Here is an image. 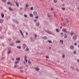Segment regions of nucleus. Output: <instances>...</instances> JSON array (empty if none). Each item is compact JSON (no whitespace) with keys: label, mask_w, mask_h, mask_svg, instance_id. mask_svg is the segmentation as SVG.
<instances>
[{"label":"nucleus","mask_w":79,"mask_h":79,"mask_svg":"<svg viewBox=\"0 0 79 79\" xmlns=\"http://www.w3.org/2000/svg\"><path fill=\"white\" fill-rule=\"evenodd\" d=\"M62 31H63V32H66V34H69V33L68 32V31H67V30L66 28L63 29H62Z\"/></svg>","instance_id":"f257e3e1"},{"label":"nucleus","mask_w":79,"mask_h":79,"mask_svg":"<svg viewBox=\"0 0 79 79\" xmlns=\"http://www.w3.org/2000/svg\"><path fill=\"white\" fill-rule=\"evenodd\" d=\"M76 39H77V37L76 36H73V39L74 40H76Z\"/></svg>","instance_id":"f03ea898"},{"label":"nucleus","mask_w":79,"mask_h":79,"mask_svg":"<svg viewBox=\"0 0 79 79\" xmlns=\"http://www.w3.org/2000/svg\"><path fill=\"white\" fill-rule=\"evenodd\" d=\"M27 47V45H26V44H23V48H26V47Z\"/></svg>","instance_id":"7ed1b4c3"},{"label":"nucleus","mask_w":79,"mask_h":79,"mask_svg":"<svg viewBox=\"0 0 79 79\" xmlns=\"http://www.w3.org/2000/svg\"><path fill=\"white\" fill-rule=\"evenodd\" d=\"M70 48L72 50H73V49H74V47L73 45H71L70 46Z\"/></svg>","instance_id":"20e7f679"},{"label":"nucleus","mask_w":79,"mask_h":79,"mask_svg":"<svg viewBox=\"0 0 79 79\" xmlns=\"http://www.w3.org/2000/svg\"><path fill=\"white\" fill-rule=\"evenodd\" d=\"M13 21H14V22H15V23H16V24H18V22L17 21V20H16L15 19H13Z\"/></svg>","instance_id":"39448f33"},{"label":"nucleus","mask_w":79,"mask_h":79,"mask_svg":"<svg viewBox=\"0 0 79 79\" xmlns=\"http://www.w3.org/2000/svg\"><path fill=\"white\" fill-rule=\"evenodd\" d=\"M64 39H67V38H68V35L66 34H64Z\"/></svg>","instance_id":"423d86ee"},{"label":"nucleus","mask_w":79,"mask_h":79,"mask_svg":"<svg viewBox=\"0 0 79 79\" xmlns=\"http://www.w3.org/2000/svg\"><path fill=\"white\" fill-rule=\"evenodd\" d=\"M74 34V32L73 31H72L70 33V35L71 36H73V35Z\"/></svg>","instance_id":"0eeeda50"},{"label":"nucleus","mask_w":79,"mask_h":79,"mask_svg":"<svg viewBox=\"0 0 79 79\" xmlns=\"http://www.w3.org/2000/svg\"><path fill=\"white\" fill-rule=\"evenodd\" d=\"M25 60L26 62H27V56H25Z\"/></svg>","instance_id":"6e6552de"},{"label":"nucleus","mask_w":79,"mask_h":79,"mask_svg":"<svg viewBox=\"0 0 79 79\" xmlns=\"http://www.w3.org/2000/svg\"><path fill=\"white\" fill-rule=\"evenodd\" d=\"M15 60L16 61H19L20 60V58H16L15 59Z\"/></svg>","instance_id":"1a4fd4ad"},{"label":"nucleus","mask_w":79,"mask_h":79,"mask_svg":"<svg viewBox=\"0 0 79 79\" xmlns=\"http://www.w3.org/2000/svg\"><path fill=\"white\" fill-rule=\"evenodd\" d=\"M43 39L44 40H47L48 38H47V37L45 36L43 37Z\"/></svg>","instance_id":"9d476101"},{"label":"nucleus","mask_w":79,"mask_h":79,"mask_svg":"<svg viewBox=\"0 0 79 79\" xmlns=\"http://www.w3.org/2000/svg\"><path fill=\"white\" fill-rule=\"evenodd\" d=\"M33 14L34 15H36L37 14V12L36 11H34Z\"/></svg>","instance_id":"9b49d317"},{"label":"nucleus","mask_w":79,"mask_h":79,"mask_svg":"<svg viewBox=\"0 0 79 79\" xmlns=\"http://www.w3.org/2000/svg\"><path fill=\"white\" fill-rule=\"evenodd\" d=\"M20 33H21V34H22V36H23V38H24V35L23 34V32H22V31H21L20 30Z\"/></svg>","instance_id":"f8f14e48"},{"label":"nucleus","mask_w":79,"mask_h":79,"mask_svg":"<svg viewBox=\"0 0 79 79\" xmlns=\"http://www.w3.org/2000/svg\"><path fill=\"white\" fill-rule=\"evenodd\" d=\"M3 22V20L2 19H0V23H2Z\"/></svg>","instance_id":"ddd939ff"},{"label":"nucleus","mask_w":79,"mask_h":79,"mask_svg":"<svg viewBox=\"0 0 79 79\" xmlns=\"http://www.w3.org/2000/svg\"><path fill=\"white\" fill-rule=\"evenodd\" d=\"M36 25L37 26H39V25H40V23H39L38 22V23H36Z\"/></svg>","instance_id":"4468645a"},{"label":"nucleus","mask_w":79,"mask_h":79,"mask_svg":"<svg viewBox=\"0 0 79 79\" xmlns=\"http://www.w3.org/2000/svg\"><path fill=\"white\" fill-rule=\"evenodd\" d=\"M53 2L55 3H56L58 2V1L57 0H54Z\"/></svg>","instance_id":"2eb2a0df"},{"label":"nucleus","mask_w":79,"mask_h":79,"mask_svg":"<svg viewBox=\"0 0 79 79\" xmlns=\"http://www.w3.org/2000/svg\"><path fill=\"white\" fill-rule=\"evenodd\" d=\"M15 64H18L19 63V61H15L14 62Z\"/></svg>","instance_id":"dca6fc26"},{"label":"nucleus","mask_w":79,"mask_h":79,"mask_svg":"<svg viewBox=\"0 0 79 79\" xmlns=\"http://www.w3.org/2000/svg\"><path fill=\"white\" fill-rule=\"evenodd\" d=\"M46 32H47L48 33V34H52V33H51V32L48 31H46Z\"/></svg>","instance_id":"f3484780"},{"label":"nucleus","mask_w":79,"mask_h":79,"mask_svg":"<svg viewBox=\"0 0 79 79\" xmlns=\"http://www.w3.org/2000/svg\"><path fill=\"white\" fill-rule=\"evenodd\" d=\"M1 16L2 18H3L4 17V15L3 14H1Z\"/></svg>","instance_id":"a211bd4d"},{"label":"nucleus","mask_w":79,"mask_h":79,"mask_svg":"<svg viewBox=\"0 0 79 79\" xmlns=\"http://www.w3.org/2000/svg\"><path fill=\"white\" fill-rule=\"evenodd\" d=\"M35 69L36 71H39V69L37 67L35 68Z\"/></svg>","instance_id":"6ab92c4d"},{"label":"nucleus","mask_w":79,"mask_h":79,"mask_svg":"<svg viewBox=\"0 0 79 79\" xmlns=\"http://www.w3.org/2000/svg\"><path fill=\"white\" fill-rule=\"evenodd\" d=\"M14 45H15L14 44V43H11L10 44V46H13Z\"/></svg>","instance_id":"aec40b11"},{"label":"nucleus","mask_w":79,"mask_h":79,"mask_svg":"<svg viewBox=\"0 0 79 79\" xmlns=\"http://www.w3.org/2000/svg\"><path fill=\"white\" fill-rule=\"evenodd\" d=\"M29 16H31V17H33V15H32V14H30Z\"/></svg>","instance_id":"412c9836"},{"label":"nucleus","mask_w":79,"mask_h":79,"mask_svg":"<svg viewBox=\"0 0 79 79\" xmlns=\"http://www.w3.org/2000/svg\"><path fill=\"white\" fill-rule=\"evenodd\" d=\"M8 8H9V10L10 11H12V10H12V9H11V8L9 7Z\"/></svg>","instance_id":"4be33fe9"},{"label":"nucleus","mask_w":79,"mask_h":79,"mask_svg":"<svg viewBox=\"0 0 79 79\" xmlns=\"http://www.w3.org/2000/svg\"><path fill=\"white\" fill-rule=\"evenodd\" d=\"M16 43H20V41H19V40L17 41L16 42Z\"/></svg>","instance_id":"5701e85b"},{"label":"nucleus","mask_w":79,"mask_h":79,"mask_svg":"<svg viewBox=\"0 0 79 79\" xmlns=\"http://www.w3.org/2000/svg\"><path fill=\"white\" fill-rule=\"evenodd\" d=\"M48 42L49 43H50V44L52 43V41L50 40H48Z\"/></svg>","instance_id":"b1692460"},{"label":"nucleus","mask_w":79,"mask_h":79,"mask_svg":"<svg viewBox=\"0 0 79 79\" xmlns=\"http://www.w3.org/2000/svg\"><path fill=\"white\" fill-rule=\"evenodd\" d=\"M60 42H61V43L62 44H63V40H60Z\"/></svg>","instance_id":"393cba45"},{"label":"nucleus","mask_w":79,"mask_h":79,"mask_svg":"<svg viewBox=\"0 0 79 79\" xmlns=\"http://www.w3.org/2000/svg\"><path fill=\"white\" fill-rule=\"evenodd\" d=\"M7 4L8 5H11V3L10 2H7Z\"/></svg>","instance_id":"a878e982"},{"label":"nucleus","mask_w":79,"mask_h":79,"mask_svg":"<svg viewBox=\"0 0 79 79\" xmlns=\"http://www.w3.org/2000/svg\"><path fill=\"white\" fill-rule=\"evenodd\" d=\"M16 5L17 6H18H18H19L18 3L17 2H16Z\"/></svg>","instance_id":"bb28decb"},{"label":"nucleus","mask_w":79,"mask_h":79,"mask_svg":"<svg viewBox=\"0 0 79 79\" xmlns=\"http://www.w3.org/2000/svg\"><path fill=\"white\" fill-rule=\"evenodd\" d=\"M28 6H29V4H27L26 5V7H27H27H28Z\"/></svg>","instance_id":"cd10ccee"},{"label":"nucleus","mask_w":79,"mask_h":79,"mask_svg":"<svg viewBox=\"0 0 79 79\" xmlns=\"http://www.w3.org/2000/svg\"><path fill=\"white\" fill-rule=\"evenodd\" d=\"M56 31H57V32H58L60 31L58 29H57V28H56Z\"/></svg>","instance_id":"c85d7f7f"},{"label":"nucleus","mask_w":79,"mask_h":79,"mask_svg":"<svg viewBox=\"0 0 79 79\" xmlns=\"http://www.w3.org/2000/svg\"><path fill=\"white\" fill-rule=\"evenodd\" d=\"M29 50V49H28V48H27L26 49V51H28Z\"/></svg>","instance_id":"c756f323"},{"label":"nucleus","mask_w":79,"mask_h":79,"mask_svg":"<svg viewBox=\"0 0 79 79\" xmlns=\"http://www.w3.org/2000/svg\"><path fill=\"white\" fill-rule=\"evenodd\" d=\"M14 68H17V65H15L14 66Z\"/></svg>","instance_id":"7c9ffc66"},{"label":"nucleus","mask_w":79,"mask_h":79,"mask_svg":"<svg viewBox=\"0 0 79 79\" xmlns=\"http://www.w3.org/2000/svg\"><path fill=\"white\" fill-rule=\"evenodd\" d=\"M64 57H65V56L63 54L62 56V58H64Z\"/></svg>","instance_id":"2f4dec72"},{"label":"nucleus","mask_w":79,"mask_h":79,"mask_svg":"<svg viewBox=\"0 0 79 79\" xmlns=\"http://www.w3.org/2000/svg\"><path fill=\"white\" fill-rule=\"evenodd\" d=\"M34 9V8L32 7H31V10H33V9Z\"/></svg>","instance_id":"473e14b6"},{"label":"nucleus","mask_w":79,"mask_h":79,"mask_svg":"<svg viewBox=\"0 0 79 79\" xmlns=\"http://www.w3.org/2000/svg\"><path fill=\"white\" fill-rule=\"evenodd\" d=\"M24 16H25V17L26 18H27V16L26 15H24Z\"/></svg>","instance_id":"72a5a7b5"},{"label":"nucleus","mask_w":79,"mask_h":79,"mask_svg":"<svg viewBox=\"0 0 79 79\" xmlns=\"http://www.w3.org/2000/svg\"><path fill=\"white\" fill-rule=\"evenodd\" d=\"M35 37H37V35H36V34H35Z\"/></svg>","instance_id":"f704fd0d"},{"label":"nucleus","mask_w":79,"mask_h":79,"mask_svg":"<svg viewBox=\"0 0 79 79\" xmlns=\"http://www.w3.org/2000/svg\"><path fill=\"white\" fill-rule=\"evenodd\" d=\"M17 48H20V46H17Z\"/></svg>","instance_id":"c9c22d12"},{"label":"nucleus","mask_w":79,"mask_h":79,"mask_svg":"<svg viewBox=\"0 0 79 79\" xmlns=\"http://www.w3.org/2000/svg\"><path fill=\"white\" fill-rule=\"evenodd\" d=\"M48 18H50V17L51 16L49 15H48Z\"/></svg>","instance_id":"e433bc0d"},{"label":"nucleus","mask_w":79,"mask_h":79,"mask_svg":"<svg viewBox=\"0 0 79 79\" xmlns=\"http://www.w3.org/2000/svg\"><path fill=\"white\" fill-rule=\"evenodd\" d=\"M38 18H39V17L38 16H37L35 17V18H36V19H38Z\"/></svg>","instance_id":"4c0bfd02"},{"label":"nucleus","mask_w":79,"mask_h":79,"mask_svg":"<svg viewBox=\"0 0 79 79\" xmlns=\"http://www.w3.org/2000/svg\"><path fill=\"white\" fill-rule=\"evenodd\" d=\"M3 2H6V0H2Z\"/></svg>","instance_id":"58836bf2"},{"label":"nucleus","mask_w":79,"mask_h":79,"mask_svg":"<svg viewBox=\"0 0 79 79\" xmlns=\"http://www.w3.org/2000/svg\"><path fill=\"white\" fill-rule=\"evenodd\" d=\"M8 53H11V52H10V51H8Z\"/></svg>","instance_id":"ea45409f"},{"label":"nucleus","mask_w":79,"mask_h":79,"mask_svg":"<svg viewBox=\"0 0 79 79\" xmlns=\"http://www.w3.org/2000/svg\"><path fill=\"white\" fill-rule=\"evenodd\" d=\"M62 10H65V8H62Z\"/></svg>","instance_id":"a19ab883"},{"label":"nucleus","mask_w":79,"mask_h":79,"mask_svg":"<svg viewBox=\"0 0 79 79\" xmlns=\"http://www.w3.org/2000/svg\"><path fill=\"white\" fill-rule=\"evenodd\" d=\"M53 9L52 8H51V11H53Z\"/></svg>","instance_id":"79ce46f5"},{"label":"nucleus","mask_w":79,"mask_h":79,"mask_svg":"<svg viewBox=\"0 0 79 79\" xmlns=\"http://www.w3.org/2000/svg\"><path fill=\"white\" fill-rule=\"evenodd\" d=\"M28 63H29V64H30V63H31V61H28Z\"/></svg>","instance_id":"37998d69"},{"label":"nucleus","mask_w":79,"mask_h":79,"mask_svg":"<svg viewBox=\"0 0 79 79\" xmlns=\"http://www.w3.org/2000/svg\"><path fill=\"white\" fill-rule=\"evenodd\" d=\"M74 53H76V51H75L74 52Z\"/></svg>","instance_id":"c03bdc74"},{"label":"nucleus","mask_w":79,"mask_h":79,"mask_svg":"<svg viewBox=\"0 0 79 79\" xmlns=\"http://www.w3.org/2000/svg\"><path fill=\"white\" fill-rule=\"evenodd\" d=\"M46 57L47 58H48V56H46Z\"/></svg>","instance_id":"a18cd8bd"},{"label":"nucleus","mask_w":79,"mask_h":79,"mask_svg":"<svg viewBox=\"0 0 79 79\" xmlns=\"http://www.w3.org/2000/svg\"><path fill=\"white\" fill-rule=\"evenodd\" d=\"M23 8L22 7H21L20 8V9L21 10H23Z\"/></svg>","instance_id":"49530a36"},{"label":"nucleus","mask_w":79,"mask_h":79,"mask_svg":"<svg viewBox=\"0 0 79 79\" xmlns=\"http://www.w3.org/2000/svg\"><path fill=\"white\" fill-rule=\"evenodd\" d=\"M61 35H63V33H61Z\"/></svg>","instance_id":"de8ad7c7"},{"label":"nucleus","mask_w":79,"mask_h":79,"mask_svg":"<svg viewBox=\"0 0 79 79\" xmlns=\"http://www.w3.org/2000/svg\"><path fill=\"white\" fill-rule=\"evenodd\" d=\"M14 58H12V61H14Z\"/></svg>","instance_id":"09e8293b"},{"label":"nucleus","mask_w":79,"mask_h":79,"mask_svg":"<svg viewBox=\"0 0 79 79\" xmlns=\"http://www.w3.org/2000/svg\"><path fill=\"white\" fill-rule=\"evenodd\" d=\"M77 43H75V44H74V45H76H76H77Z\"/></svg>","instance_id":"8fccbe9b"},{"label":"nucleus","mask_w":79,"mask_h":79,"mask_svg":"<svg viewBox=\"0 0 79 79\" xmlns=\"http://www.w3.org/2000/svg\"><path fill=\"white\" fill-rule=\"evenodd\" d=\"M31 41H34L35 40H33L31 39Z\"/></svg>","instance_id":"3c124183"},{"label":"nucleus","mask_w":79,"mask_h":79,"mask_svg":"<svg viewBox=\"0 0 79 79\" xmlns=\"http://www.w3.org/2000/svg\"><path fill=\"white\" fill-rule=\"evenodd\" d=\"M34 21H35V22H37V20L36 19H35L34 20Z\"/></svg>","instance_id":"603ef678"},{"label":"nucleus","mask_w":79,"mask_h":79,"mask_svg":"<svg viewBox=\"0 0 79 79\" xmlns=\"http://www.w3.org/2000/svg\"><path fill=\"white\" fill-rule=\"evenodd\" d=\"M26 35H28V33H27V32H26Z\"/></svg>","instance_id":"864d4df0"},{"label":"nucleus","mask_w":79,"mask_h":79,"mask_svg":"<svg viewBox=\"0 0 79 79\" xmlns=\"http://www.w3.org/2000/svg\"><path fill=\"white\" fill-rule=\"evenodd\" d=\"M62 26H61L60 27V29H62Z\"/></svg>","instance_id":"5fc2aeb1"},{"label":"nucleus","mask_w":79,"mask_h":79,"mask_svg":"<svg viewBox=\"0 0 79 79\" xmlns=\"http://www.w3.org/2000/svg\"><path fill=\"white\" fill-rule=\"evenodd\" d=\"M77 61L78 63H79V60H77Z\"/></svg>","instance_id":"6e6d98bb"},{"label":"nucleus","mask_w":79,"mask_h":79,"mask_svg":"<svg viewBox=\"0 0 79 79\" xmlns=\"http://www.w3.org/2000/svg\"><path fill=\"white\" fill-rule=\"evenodd\" d=\"M2 31V28H0V31Z\"/></svg>","instance_id":"4d7b16f0"},{"label":"nucleus","mask_w":79,"mask_h":79,"mask_svg":"<svg viewBox=\"0 0 79 79\" xmlns=\"http://www.w3.org/2000/svg\"><path fill=\"white\" fill-rule=\"evenodd\" d=\"M23 63H24V64H26V62H23Z\"/></svg>","instance_id":"13d9d810"},{"label":"nucleus","mask_w":79,"mask_h":79,"mask_svg":"<svg viewBox=\"0 0 79 79\" xmlns=\"http://www.w3.org/2000/svg\"><path fill=\"white\" fill-rule=\"evenodd\" d=\"M0 39H2V37H0Z\"/></svg>","instance_id":"bf43d9fd"},{"label":"nucleus","mask_w":79,"mask_h":79,"mask_svg":"<svg viewBox=\"0 0 79 79\" xmlns=\"http://www.w3.org/2000/svg\"><path fill=\"white\" fill-rule=\"evenodd\" d=\"M75 70H77V71H78V70H77V69H75Z\"/></svg>","instance_id":"052dcab7"},{"label":"nucleus","mask_w":79,"mask_h":79,"mask_svg":"<svg viewBox=\"0 0 79 79\" xmlns=\"http://www.w3.org/2000/svg\"><path fill=\"white\" fill-rule=\"evenodd\" d=\"M21 72V73H23V71H22Z\"/></svg>","instance_id":"680f3d73"},{"label":"nucleus","mask_w":79,"mask_h":79,"mask_svg":"<svg viewBox=\"0 0 79 79\" xmlns=\"http://www.w3.org/2000/svg\"><path fill=\"white\" fill-rule=\"evenodd\" d=\"M5 11H6V10H5Z\"/></svg>","instance_id":"e2e57ef3"},{"label":"nucleus","mask_w":79,"mask_h":79,"mask_svg":"<svg viewBox=\"0 0 79 79\" xmlns=\"http://www.w3.org/2000/svg\"><path fill=\"white\" fill-rule=\"evenodd\" d=\"M78 2H79V1H78Z\"/></svg>","instance_id":"0e129e2a"},{"label":"nucleus","mask_w":79,"mask_h":79,"mask_svg":"<svg viewBox=\"0 0 79 79\" xmlns=\"http://www.w3.org/2000/svg\"><path fill=\"white\" fill-rule=\"evenodd\" d=\"M68 74H69V73Z\"/></svg>","instance_id":"69168bd1"},{"label":"nucleus","mask_w":79,"mask_h":79,"mask_svg":"<svg viewBox=\"0 0 79 79\" xmlns=\"http://www.w3.org/2000/svg\"><path fill=\"white\" fill-rule=\"evenodd\" d=\"M21 68H20V69H21Z\"/></svg>","instance_id":"338daca9"}]
</instances>
